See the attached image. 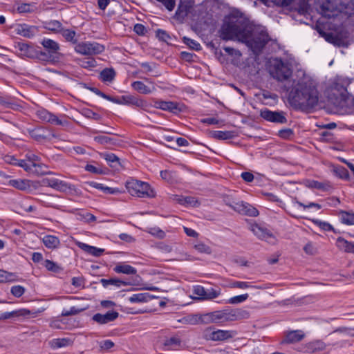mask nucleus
I'll return each mask as SVG.
<instances>
[{
	"label": "nucleus",
	"instance_id": "nucleus-7",
	"mask_svg": "<svg viewBox=\"0 0 354 354\" xmlns=\"http://www.w3.org/2000/svg\"><path fill=\"white\" fill-rule=\"evenodd\" d=\"M236 335L233 330H213L211 327L203 331V337L206 340L224 341L232 338Z\"/></svg>",
	"mask_w": 354,
	"mask_h": 354
},
{
	"label": "nucleus",
	"instance_id": "nucleus-3",
	"mask_svg": "<svg viewBox=\"0 0 354 354\" xmlns=\"http://www.w3.org/2000/svg\"><path fill=\"white\" fill-rule=\"evenodd\" d=\"M270 39V38L264 28H251L248 27L241 42L245 44L254 54L259 55Z\"/></svg>",
	"mask_w": 354,
	"mask_h": 354
},
{
	"label": "nucleus",
	"instance_id": "nucleus-60",
	"mask_svg": "<svg viewBox=\"0 0 354 354\" xmlns=\"http://www.w3.org/2000/svg\"><path fill=\"white\" fill-rule=\"evenodd\" d=\"M156 37L161 41L167 42L170 39V35L164 30L158 29L156 30Z\"/></svg>",
	"mask_w": 354,
	"mask_h": 354
},
{
	"label": "nucleus",
	"instance_id": "nucleus-4",
	"mask_svg": "<svg viewBox=\"0 0 354 354\" xmlns=\"http://www.w3.org/2000/svg\"><path fill=\"white\" fill-rule=\"evenodd\" d=\"M270 75L278 82L288 80L292 76V70L288 62H283L281 59H273L269 68Z\"/></svg>",
	"mask_w": 354,
	"mask_h": 354
},
{
	"label": "nucleus",
	"instance_id": "nucleus-27",
	"mask_svg": "<svg viewBox=\"0 0 354 354\" xmlns=\"http://www.w3.org/2000/svg\"><path fill=\"white\" fill-rule=\"evenodd\" d=\"M113 270L116 273H122L128 275L136 274L137 273V270L135 268L124 263L117 264L114 267Z\"/></svg>",
	"mask_w": 354,
	"mask_h": 354
},
{
	"label": "nucleus",
	"instance_id": "nucleus-33",
	"mask_svg": "<svg viewBox=\"0 0 354 354\" xmlns=\"http://www.w3.org/2000/svg\"><path fill=\"white\" fill-rule=\"evenodd\" d=\"M90 185L93 187H95L97 189L102 190L104 193L110 194H117L120 193V191L118 188L109 187L107 186H104L103 184L97 183L95 182H91Z\"/></svg>",
	"mask_w": 354,
	"mask_h": 354
},
{
	"label": "nucleus",
	"instance_id": "nucleus-46",
	"mask_svg": "<svg viewBox=\"0 0 354 354\" xmlns=\"http://www.w3.org/2000/svg\"><path fill=\"white\" fill-rule=\"evenodd\" d=\"M35 3H21L18 6L17 10L19 13H31L35 11Z\"/></svg>",
	"mask_w": 354,
	"mask_h": 354
},
{
	"label": "nucleus",
	"instance_id": "nucleus-9",
	"mask_svg": "<svg viewBox=\"0 0 354 354\" xmlns=\"http://www.w3.org/2000/svg\"><path fill=\"white\" fill-rule=\"evenodd\" d=\"M320 13L325 18L330 19L337 17L341 10L337 6L335 0H324L321 4Z\"/></svg>",
	"mask_w": 354,
	"mask_h": 354
},
{
	"label": "nucleus",
	"instance_id": "nucleus-64",
	"mask_svg": "<svg viewBox=\"0 0 354 354\" xmlns=\"http://www.w3.org/2000/svg\"><path fill=\"white\" fill-rule=\"evenodd\" d=\"M335 89L339 92V95L342 100H346L347 98L348 92L346 87L337 83L335 85Z\"/></svg>",
	"mask_w": 354,
	"mask_h": 354
},
{
	"label": "nucleus",
	"instance_id": "nucleus-40",
	"mask_svg": "<svg viewBox=\"0 0 354 354\" xmlns=\"http://www.w3.org/2000/svg\"><path fill=\"white\" fill-rule=\"evenodd\" d=\"M17 280V276L11 272L0 270V282H12Z\"/></svg>",
	"mask_w": 354,
	"mask_h": 354
},
{
	"label": "nucleus",
	"instance_id": "nucleus-16",
	"mask_svg": "<svg viewBox=\"0 0 354 354\" xmlns=\"http://www.w3.org/2000/svg\"><path fill=\"white\" fill-rule=\"evenodd\" d=\"M26 157L30 162V165L34 168V174L39 176L51 174V172L46 171L44 169L48 167L45 164L41 162L39 156L34 153H28L26 155Z\"/></svg>",
	"mask_w": 354,
	"mask_h": 354
},
{
	"label": "nucleus",
	"instance_id": "nucleus-1",
	"mask_svg": "<svg viewBox=\"0 0 354 354\" xmlns=\"http://www.w3.org/2000/svg\"><path fill=\"white\" fill-rule=\"evenodd\" d=\"M319 99L316 82L305 74L295 82L288 96L292 106L302 111L314 109L318 104Z\"/></svg>",
	"mask_w": 354,
	"mask_h": 354
},
{
	"label": "nucleus",
	"instance_id": "nucleus-53",
	"mask_svg": "<svg viewBox=\"0 0 354 354\" xmlns=\"http://www.w3.org/2000/svg\"><path fill=\"white\" fill-rule=\"evenodd\" d=\"M147 232L151 234L152 236H156L159 239H163L165 236V233L164 231L160 230L158 227H149L147 230Z\"/></svg>",
	"mask_w": 354,
	"mask_h": 354
},
{
	"label": "nucleus",
	"instance_id": "nucleus-37",
	"mask_svg": "<svg viewBox=\"0 0 354 354\" xmlns=\"http://www.w3.org/2000/svg\"><path fill=\"white\" fill-rule=\"evenodd\" d=\"M234 131H215L213 132V137L218 140H229L234 137Z\"/></svg>",
	"mask_w": 354,
	"mask_h": 354
},
{
	"label": "nucleus",
	"instance_id": "nucleus-21",
	"mask_svg": "<svg viewBox=\"0 0 354 354\" xmlns=\"http://www.w3.org/2000/svg\"><path fill=\"white\" fill-rule=\"evenodd\" d=\"M41 44L47 52L50 53V56L54 57L55 59L59 57V45L57 42L50 39H44Z\"/></svg>",
	"mask_w": 354,
	"mask_h": 354
},
{
	"label": "nucleus",
	"instance_id": "nucleus-39",
	"mask_svg": "<svg viewBox=\"0 0 354 354\" xmlns=\"http://www.w3.org/2000/svg\"><path fill=\"white\" fill-rule=\"evenodd\" d=\"M180 341L176 337H172L165 340L163 346L166 349H175L180 346Z\"/></svg>",
	"mask_w": 354,
	"mask_h": 354
},
{
	"label": "nucleus",
	"instance_id": "nucleus-14",
	"mask_svg": "<svg viewBox=\"0 0 354 354\" xmlns=\"http://www.w3.org/2000/svg\"><path fill=\"white\" fill-rule=\"evenodd\" d=\"M260 115L269 122L279 124H286L287 122L285 113L282 111H272L268 109H264L261 111Z\"/></svg>",
	"mask_w": 354,
	"mask_h": 354
},
{
	"label": "nucleus",
	"instance_id": "nucleus-57",
	"mask_svg": "<svg viewBox=\"0 0 354 354\" xmlns=\"http://www.w3.org/2000/svg\"><path fill=\"white\" fill-rule=\"evenodd\" d=\"M11 294L15 297H21L25 292V288L21 286H14L10 290Z\"/></svg>",
	"mask_w": 354,
	"mask_h": 354
},
{
	"label": "nucleus",
	"instance_id": "nucleus-13",
	"mask_svg": "<svg viewBox=\"0 0 354 354\" xmlns=\"http://www.w3.org/2000/svg\"><path fill=\"white\" fill-rule=\"evenodd\" d=\"M250 229L259 239L264 240L272 243L276 241L273 234L268 228L260 224H251Z\"/></svg>",
	"mask_w": 354,
	"mask_h": 354
},
{
	"label": "nucleus",
	"instance_id": "nucleus-25",
	"mask_svg": "<svg viewBox=\"0 0 354 354\" xmlns=\"http://www.w3.org/2000/svg\"><path fill=\"white\" fill-rule=\"evenodd\" d=\"M308 1L309 0H294L290 8L297 10L300 14L304 15L308 12L310 8Z\"/></svg>",
	"mask_w": 354,
	"mask_h": 354
},
{
	"label": "nucleus",
	"instance_id": "nucleus-48",
	"mask_svg": "<svg viewBox=\"0 0 354 354\" xmlns=\"http://www.w3.org/2000/svg\"><path fill=\"white\" fill-rule=\"evenodd\" d=\"M199 314H194L183 317L182 322L186 324L197 325L199 324Z\"/></svg>",
	"mask_w": 354,
	"mask_h": 354
},
{
	"label": "nucleus",
	"instance_id": "nucleus-6",
	"mask_svg": "<svg viewBox=\"0 0 354 354\" xmlns=\"http://www.w3.org/2000/svg\"><path fill=\"white\" fill-rule=\"evenodd\" d=\"M77 53L92 56L100 54L104 50V46L97 42L82 41L77 43L75 47Z\"/></svg>",
	"mask_w": 354,
	"mask_h": 354
},
{
	"label": "nucleus",
	"instance_id": "nucleus-15",
	"mask_svg": "<svg viewBox=\"0 0 354 354\" xmlns=\"http://www.w3.org/2000/svg\"><path fill=\"white\" fill-rule=\"evenodd\" d=\"M224 322H232L249 317V313L242 309L226 308L223 310Z\"/></svg>",
	"mask_w": 354,
	"mask_h": 354
},
{
	"label": "nucleus",
	"instance_id": "nucleus-45",
	"mask_svg": "<svg viewBox=\"0 0 354 354\" xmlns=\"http://www.w3.org/2000/svg\"><path fill=\"white\" fill-rule=\"evenodd\" d=\"M103 158L110 164L112 167H116L120 165L119 158L114 153H104Z\"/></svg>",
	"mask_w": 354,
	"mask_h": 354
},
{
	"label": "nucleus",
	"instance_id": "nucleus-61",
	"mask_svg": "<svg viewBox=\"0 0 354 354\" xmlns=\"http://www.w3.org/2000/svg\"><path fill=\"white\" fill-rule=\"evenodd\" d=\"M98 344L101 351H108L115 345L113 342L109 339L101 341Z\"/></svg>",
	"mask_w": 354,
	"mask_h": 354
},
{
	"label": "nucleus",
	"instance_id": "nucleus-52",
	"mask_svg": "<svg viewBox=\"0 0 354 354\" xmlns=\"http://www.w3.org/2000/svg\"><path fill=\"white\" fill-rule=\"evenodd\" d=\"M248 297H249V295L247 293L243 294L241 295L234 296V297H232L230 299H229L227 303L230 304H240V303L245 301L248 298Z\"/></svg>",
	"mask_w": 354,
	"mask_h": 354
},
{
	"label": "nucleus",
	"instance_id": "nucleus-63",
	"mask_svg": "<svg viewBox=\"0 0 354 354\" xmlns=\"http://www.w3.org/2000/svg\"><path fill=\"white\" fill-rule=\"evenodd\" d=\"M320 36L324 37L325 40L330 44L333 43V40L335 38V35H334L332 32H326L324 30H322L320 29L317 30Z\"/></svg>",
	"mask_w": 354,
	"mask_h": 354
},
{
	"label": "nucleus",
	"instance_id": "nucleus-51",
	"mask_svg": "<svg viewBox=\"0 0 354 354\" xmlns=\"http://www.w3.org/2000/svg\"><path fill=\"white\" fill-rule=\"evenodd\" d=\"M199 324H208L214 323L212 312L206 314H199Z\"/></svg>",
	"mask_w": 354,
	"mask_h": 354
},
{
	"label": "nucleus",
	"instance_id": "nucleus-22",
	"mask_svg": "<svg viewBox=\"0 0 354 354\" xmlns=\"http://www.w3.org/2000/svg\"><path fill=\"white\" fill-rule=\"evenodd\" d=\"M305 337V333L301 330H290L286 333L285 338L281 342L282 344H294L302 340Z\"/></svg>",
	"mask_w": 354,
	"mask_h": 354
},
{
	"label": "nucleus",
	"instance_id": "nucleus-19",
	"mask_svg": "<svg viewBox=\"0 0 354 354\" xmlns=\"http://www.w3.org/2000/svg\"><path fill=\"white\" fill-rule=\"evenodd\" d=\"M118 315V312L110 310L105 314L96 313L93 316L92 319L100 324H106L116 319Z\"/></svg>",
	"mask_w": 354,
	"mask_h": 354
},
{
	"label": "nucleus",
	"instance_id": "nucleus-28",
	"mask_svg": "<svg viewBox=\"0 0 354 354\" xmlns=\"http://www.w3.org/2000/svg\"><path fill=\"white\" fill-rule=\"evenodd\" d=\"M42 242L48 249H55L60 245L58 237L53 235H46L42 238Z\"/></svg>",
	"mask_w": 354,
	"mask_h": 354
},
{
	"label": "nucleus",
	"instance_id": "nucleus-32",
	"mask_svg": "<svg viewBox=\"0 0 354 354\" xmlns=\"http://www.w3.org/2000/svg\"><path fill=\"white\" fill-rule=\"evenodd\" d=\"M115 77V71L112 68H106L100 74V78L102 82H111Z\"/></svg>",
	"mask_w": 354,
	"mask_h": 354
},
{
	"label": "nucleus",
	"instance_id": "nucleus-10",
	"mask_svg": "<svg viewBox=\"0 0 354 354\" xmlns=\"http://www.w3.org/2000/svg\"><path fill=\"white\" fill-rule=\"evenodd\" d=\"M113 103L123 105H133L137 107H144L146 102L133 95H122L118 97L110 96L109 100Z\"/></svg>",
	"mask_w": 354,
	"mask_h": 354
},
{
	"label": "nucleus",
	"instance_id": "nucleus-35",
	"mask_svg": "<svg viewBox=\"0 0 354 354\" xmlns=\"http://www.w3.org/2000/svg\"><path fill=\"white\" fill-rule=\"evenodd\" d=\"M178 202L180 205L192 206V207H197L199 205V203L197 199L192 196H180L178 198Z\"/></svg>",
	"mask_w": 354,
	"mask_h": 354
},
{
	"label": "nucleus",
	"instance_id": "nucleus-31",
	"mask_svg": "<svg viewBox=\"0 0 354 354\" xmlns=\"http://www.w3.org/2000/svg\"><path fill=\"white\" fill-rule=\"evenodd\" d=\"M89 306H73L69 310L64 309L62 312V316L68 317L71 315H77L88 308Z\"/></svg>",
	"mask_w": 354,
	"mask_h": 354
},
{
	"label": "nucleus",
	"instance_id": "nucleus-62",
	"mask_svg": "<svg viewBox=\"0 0 354 354\" xmlns=\"http://www.w3.org/2000/svg\"><path fill=\"white\" fill-rule=\"evenodd\" d=\"M231 288H237L241 289H246L253 287L249 282L247 281H234L230 284Z\"/></svg>",
	"mask_w": 354,
	"mask_h": 354
},
{
	"label": "nucleus",
	"instance_id": "nucleus-59",
	"mask_svg": "<svg viewBox=\"0 0 354 354\" xmlns=\"http://www.w3.org/2000/svg\"><path fill=\"white\" fill-rule=\"evenodd\" d=\"M194 248L201 253L211 254L212 252L211 248L203 243L196 244Z\"/></svg>",
	"mask_w": 354,
	"mask_h": 354
},
{
	"label": "nucleus",
	"instance_id": "nucleus-8",
	"mask_svg": "<svg viewBox=\"0 0 354 354\" xmlns=\"http://www.w3.org/2000/svg\"><path fill=\"white\" fill-rule=\"evenodd\" d=\"M221 294V290L214 289V288H209L205 289L201 286H194L193 288V295H194L193 298L194 299L198 300H205V299H212L218 297Z\"/></svg>",
	"mask_w": 354,
	"mask_h": 354
},
{
	"label": "nucleus",
	"instance_id": "nucleus-29",
	"mask_svg": "<svg viewBox=\"0 0 354 354\" xmlns=\"http://www.w3.org/2000/svg\"><path fill=\"white\" fill-rule=\"evenodd\" d=\"M131 86L135 91L142 94H149L155 90L154 86L151 88L141 81H135L132 82Z\"/></svg>",
	"mask_w": 354,
	"mask_h": 354
},
{
	"label": "nucleus",
	"instance_id": "nucleus-50",
	"mask_svg": "<svg viewBox=\"0 0 354 354\" xmlns=\"http://www.w3.org/2000/svg\"><path fill=\"white\" fill-rule=\"evenodd\" d=\"M28 163L30 162L28 158L26 160H19L17 162V166L22 167L26 171L30 174H34V168Z\"/></svg>",
	"mask_w": 354,
	"mask_h": 354
},
{
	"label": "nucleus",
	"instance_id": "nucleus-5",
	"mask_svg": "<svg viewBox=\"0 0 354 354\" xmlns=\"http://www.w3.org/2000/svg\"><path fill=\"white\" fill-rule=\"evenodd\" d=\"M126 187L131 196L140 198L153 197L155 196L153 190L148 183L136 179H130L127 181Z\"/></svg>",
	"mask_w": 354,
	"mask_h": 354
},
{
	"label": "nucleus",
	"instance_id": "nucleus-23",
	"mask_svg": "<svg viewBox=\"0 0 354 354\" xmlns=\"http://www.w3.org/2000/svg\"><path fill=\"white\" fill-rule=\"evenodd\" d=\"M8 185L13 187L20 191H30L32 187V182L28 179H11L8 182Z\"/></svg>",
	"mask_w": 354,
	"mask_h": 354
},
{
	"label": "nucleus",
	"instance_id": "nucleus-12",
	"mask_svg": "<svg viewBox=\"0 0 354 354\" xmlns=\"http://www.w3.org/2000/svg\"><path fill=\"white\" fill-rule=\"evenodd\" d=\"M154 106L163 111H167L174 114L183 112L186 106L183 104L171 101L156 100Z\"/></svg>",
	"mask_w": 354,
	"mask_h": 354
},
{
	"label": "nucleus",
	"instance_id": "nucleus-47",
	"mask_svg": "<svg viewBox=\"0 0 354 354\" xmlns=\"http://www.w3.org/2000/svg\"><path fill=\"white\" fill-rule=\"evenodd\" d=\"M183 41L185 44H186L187 46H189V48H191L192 50L198 51L201 49V46L198 41H196L194 39H192L187 37H185V36L183 37Z\"/></svg>",
	"mask_w": 354,
	"mask_h": 354
},
{
	"label": "nucleus",
	"instance_id": "nucleus-54",
	"mask_svg": "<svg viewBox=\"0 0 354 354\" xmlns=\"http://www.w3.org/2000/svg\"><path fill=\"white\" fill-rule=\"evenodd\" d=\"M312 221L313 222V223H315V225L319 226L321 229H322L325 231H333V226L327 222L321 221L318 219H313Z\"/></svg>",
	"mask_w": 354,
	"mask_h": 354
},
{
	"label": "nucleus",
	"instance_id": "nucleus-18",
	"mask_svg": "<svg viewBox=\"0 0 354 354\" xmlns=\"http://www.w3.org/2000/svg\"><path fill=\"white\" fill-rule=\"evenodd\" d=\"M42 185L59 192H66L68 189H71V186L67 183L55 178H44L42 180Z\"/></svg>",
	"mask_w": 354,
	"mask_h": 354
},
{
	"label": "nucleus",
	"instance_id": "nucleus-55",
	"mask_svg": "<svg viewBox=\"0 0 354 354\" xmlns=\"http://www.w3.org/2000/svg\"><path fill=\"white\" fill-rule=\"evenodd\" d=\"M131 303H140L147 301V296L142 293L134 294L129 298Z\"/></svg>",
	"mask_w": 354,
	"mask_h": 354
},
{
	"label": "nucleus",
	"instance_id": "nucleus-30",
	"mask_svg": "<svg viewBox=\"0 0 354 354\" xmlns=\"http://www.w3.org/2000/svg\"><path fill=\"white\" fill-rule=\"evenodd\" d=\"M30 314L29 310L20 309L19 310L6 312L0 315V319H7L12 317L26 316Z\"/></svg>",
	"mask_w": 354,
	"mask_h": 354
},
{
	"label": "nucleus",
	"instance_id": "nucleus-26",
	"mask_svg": "<svg viewBox=\"0 0 354 354\" xmlns=\"http://www.w3.org/2000/svg\"><path fill=\"white\" fill-rule=\"evenodd\" d=\"M337 246L345 252L354 254V242H350L342 237H339L336 241Z\"/></svg>",
	"mask_w": 354,
	"mask_h": 354
},
{
	"label": "nucleus",
	"instance_id": "nucleus-44",
	"mask_svg": "<svg viewBox=\"0 0 354 354\" xmlns=\"http://www.w3.org/2000/svg\"><path fill=\"white\" fill-rule=\"evenodd\" d=\"M326 344L321 340H315L310 342L308 344V348L312 351L313 352H316L319 351H322L325 349Z\"/></svg>",
	"mask_w": 354,
	"mask_h": 354
},
{
	"label": "nucleus",
	"instance_id": "nucleus-11",
	"mask_svg": "<svg viewBox=\"0 0 354 354\" xmlns=\"http://www.w3.org/2000/svg\"><path fill=\"white\" fill-rule=\"evenodd\" d=\"M230 207L239 214L248 216H257L259 215V212L254 207L243 201H236L234 200Z\"/></svg>",
	"mask_w": 354,
	"mask_h": 354
},
{
	"label": "nucleus",
	"instance_id": "nucleus-24",
	"mask_svg": "<svg viewBox=\"0 0 354 354\" xmlns=\"http://www.w3.org/2000/svg\"><path fill=\"white\" fill-rule=\"evenodd\" d=\"M76 244L80 249L94 257L101 256L104 251V249L97 248L82 242H77Z\"/></svg>",
	"mask_w": 354,
	"mask_h": 354
},
{
	"label": "nucleus",
	"instance_id": "nucleus-41",
	"mask_svg": "<svg viewBox=\"0 0 354 354\" xmlns=\"http://www.w3.org/2000/svg\"><path fill=\"white\" fill-rule=\"evenodd\" d=\"M62 35L66 39V41L72 42L73 44H77V40L75 38L76 32L74 30L69 29H62L61 31Z\"/></svg>",
	"mask_w": 354,
	"mask_h": 354
},
{
	"label": "nucleus",
	"instance_id": "nucleus-20",
	"mask_svg": "<svg viewBox=\"0 0 354 354\" xmlns=\"http://www.w3.org/2000/svg\"><path fill=\"white\" fill-rule=\"evenodd\" d=\"M37 115L39 119L53 124L64 125L66 123V121L63 122L62 120L59 119L57 116L45 109L37 111Z\"/></svg>",
	"mask_w": 354,
	"mask_h": 354
},
{
	"label": "nucleus",
	"instance_id": "nucleus-36",
	"mask_svg": "<svg viewBox=\"0 0 354 354\" xmlns=\"http://www.w3.org/2000/svg\"><path fill=\"white\" fill-rule=\"evenodd\" d=\"M333 173L339 178L344 180H348L350 178L348 170L341 165L335 166L333 167Z\"/></svg>",
	"mask_w": 354,
	"mask_h": 354
},
{
	"label": "nucleus",
	"instance_id": "nucleus-56",
	"mask_svg": "<svg viewBox=\"0 0 354 354\" xmlns=\"http://www.w3.org/2000/svg\"><path fill=\"white\" fill-rule=\"evenodd\" d=\"M18 48L19 50L23 53V55L27 57H30L31 51L32 50V47H30L28 44L26 43H19Z\"/></svg>",
	"mask_w": 354,
	"mask_h": 354
},
{
	"label": "nucleus",
	"instance_id": "nucleus-43",
	"mask_svg": "<svg viewBox=\"0 0 354 354\" xmlns=\"http://www.w3.org/2000/svg\"><path fill=\"white\" fill-rule=\"evenodd\" d=\"M308 186L309 187L315 188L322 191H328L331 187V186L328 183H322L317 180H311L308 182Z\"/></svg>",
	"mask_w": 354,
	"mask_h": 354
},
{
	"label": "nucleus",
	"instance_id": "nucleus-58",
	"mask_svg": "<svg viewBox=\"0 0 354 354\" xmlns=\"http://www.w3.org/2000/svg\"><path fill=\"white\" fill-rule=\"evenodd\" d=\"M342 222L347 225H354V214L343 212L342 215Z\"/></svg>",
	"mask_w": 354,
	"mask_h": 354
},
{
	"label": "nucleus",
	"instance_id": "nucleus-2",
	"mask_svg": "<svg viewBox=\"0 0 354 354\" xmlns=\"http://www.w3.org/2000/svg\"><path fill=\"white\" fill-rule=\"evenodd\" d=\"M248 27V21L243 13L233 10L225 17L220 30V37L223 40L237 39L242 41Z\"/></svg>",
	"mask_w": 354,
	"mask_h": 354
},
{
	"label": "nucleus",
	"instance_id": "nucleus-34",
	"mask_svg": "<svg viewBox=\"0 0 354 354\" xmlns=\"http://www.w3.org/2000/svg\"><path fill=\"white\" fill-rule=\"evenodd\" d=\"M50 346L53 348H59L70 346L72 341L68 338L54 339L50 342Z\"/></svg>",
	"mask_w": 354,
	"mask_h": 354
},
{
	"label": "nucleus",
	"instance_id": "nucleus-49",
	"mask_svg": "<svg viewBox=\"0 0 354 354\" xmlns=\"http://www.w3.org/2000/svg\"><path fill=\"white\" fill-rule=\"evenodd\" d=\"M46 28L50 31L59 32H61L63 29L62 24L57 20H53L47 23Z\"/></svg>",
	"mask_w": 354,
	"mask_h": 354
},
{
	"label": "nucleus",
	"instance_id": "nucleus-38",
	"mask_svg": "<svg viewBox=\"0 0 354 354\" xmlns=\"http://www.w3.org/2000/svg\"><path fill=\"white\" fill-rule=\"evenodd\" d=\"M44 266L48 271L54 273H60L63 270V268L60 266L48 259L45 260Z\"/></svg>",
	"mask_w": 354,
	"mask_h": 354
},
{
	"label": "nucleus",
	"instance_id": "nucleus-17",
	"mask_svg": "<svg viewBox=\"0 0 354 354\" xmlns=\"http://www.w3.org/2000/svg\"><path fill=\"white\" fill-rule=\"evenodd\" d=\"M38 28L35 26H30L26 24H17L15 27V32L17 35L26 38H31L38 32Z\"/></svg>",
	"mask_w": 354,
	"mask_h": 354
},
{
	"label": "nucleus",
	"instance_id": "nucleus-42",
	"mask_svg": "<svg viewBox=\"0 0 354 354\" xmlns=\"http://www.w3.org/2000/svg\"><path fill=\"white\" fill-rule=\"evenodd\" d=\"M94 140L100 145L106 146H110L115 144V142L112 138L104 135L95 136Z\"/></svg>",
	"mask_w": 354,
	"mask_h": 354
}]
</instances>
